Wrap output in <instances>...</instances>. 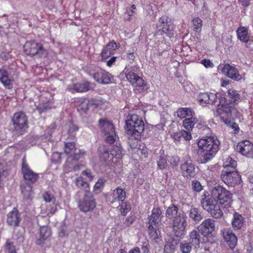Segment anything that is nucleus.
<instances>
[{"mask_svg":"<svg viewBox=\"0 0 253 253\" xmlns=\"http://www.w3.org/2000/svg\"><path fill=\"white\" fill-rule=\"evenodd\" d=\"M211 195L205 191L201 196V206L214 218H220L223 215L221 209L230 208L233 202L232 194L225 187L217 185L211 190Z\"/></svg>","mask_w":253,"mask_h":253,"instance_id":"nucleus-1","label":"nucleus"},{"mask_svg":"<svg viewBox=\"0 0 253 253\" xmlns=\"http://www.w3.org/2000/svg\"><path fill=\"white\" fill-rule=\"evenodd\" d=\"M228 96L231 99L229 101L226 100L224 97H219V102L216 111L221 120L227 125L230 124L231 114L236 110L235 104H237L241 98L238 91L232 88L228 90Z\"/></svg>","mask_w":253,"mask_h":253,"instance_id":"nucleus-2","label":"nucleus"},{"mask_svg":"<svg viewBox=\"0 0 253 253\" xmlns=\"http://www.w3.org/2000/svg\"><path fill=\"white\" fill-rule=\"evenodd\" d=\"M219 144V141L212 136H205L199 139L198 146L204 154L205 163L211 160L217 152Z\"/></svg>","mask_w":253,"mask_h":253,"instance_id":"nucleus-3","label":"nucleus"},{"mask_svg":"<svg viewBox=\"0 0 253 253\" xmlns=\"http://www.w3.org/2000/svg\"><path fill=\"white\" fill-rule=\"evenodd\" d=\"M144 122L138 115L133 114L126 121V131L130 136L140 140L144 135Z\"/></svg>","mask_w":253,"mask_h":253,"instance_id":"nucleus-4","label":"nucleus"},{"mask_svg":"<svg viewBox=\"0 0 253 253\" xmlns=\"http://www.w3.org/2000/svg\"><path fill=\"white\" fill-rule=\"evenodd\" d=\"M162 211L159 207H155L148 217V232L150 238L155 240L161 237L159 226L162 220Z\"/></svg>","mask_w":253,"mask_h":253,"instance_id":"nucleus-5","label":"nucleus"},{"mask_svg":"<svg viewBox=\"0 0 253 253\" xmlns=\"http://www.w3.org/2000/svg\"><path fill=\"white\" fill-rule=\"evenodd\" d=\"M23 48L24 53L31 57L36 56L40 58H44L48 55V52L43 45L34 40L27 41Z\"/></svg>","mask_w":253,"mask_h":253,"instance_id":"nucleus-6","label":"nucleus"},{"mask_svg":"<svg viewBox=\"0 0 253 253\" xmlns=\"http://www.w3.org/2000/svg\"><path fill=\"white\" fill-rule=\"evenodd\" d=\"M11 122L14 132L23 135L27 131L29 127L28 117L22 111L15 113L11 118Z\"/></svg>","mask_w":253,"mask_h":253,"instance_id":"nucleus-7","label":"nucleus"},{"mask_svg":"<svg viewBox=\"0 0 253 253\" xmlns=\"http://www.w3.org/2000/svg\"><path fill=\"white\" fill-rule=\"evenodd\" d=\"M100 159L109 164H117L120 163L122 158V147L114 145L109 151L106 147H103V151L101 153Z\"/></svg>","mask_w":253,"mask_h":253,"instance_id":"nucleus-8","label":"nucleus"},{"mask_svg":"<svg viewBox=\"0 0 253 253\" xmlns=\"http://www.w3.org/2000/svg\"><path fill=\"white\" fill-rule=\"evenodd\" d=\"M156 28L162 36H166L169 38L173 37L174 25L169 16H161L156 24Z\"/></svg>","mask_w":253,"mask_h":253,"instance_id":"nucleus-9","label":"nucleus"},{"mask_svg":"<svg viewBox=\"0 0 253 253\" xmlns=\"http://www.w3.org/2000/svg\"><path fill=\"white\" fill-rule=\"evenodd\" d=\"M99 127L104 136L105 141L110 144H113L116 140V133L115 126L111 121L101 119L99 120Z\"/></svg>","mask_w":253,"mask_h":253,"instance_id":"nucleus-10","label":"nucleus"},{"mask_svg":"<svg viewBox=\"0 0 253 253\" xmlns=\"http://www.w3.org/2000/svg\"><path fill=\"white\" fill-rule=\"evenodd\" d=\"M124 72L127 80L135 87L134 91L138 90L140 93L144 92L145 88L147 86L146 81L126 67H125Z\"/></svg>","mask_w":253,"mask_h":253,"instance_id":"nucleus-11","label":"nucleus"},{"mask_svg":"<svg viewBox=\"0 0 253 253\" xmlns=\"http://www.w3.org/2000/svg\"><path fill=\"white\" fill-rule=\"evenodd\" d=\"M187 216L184 212H179L172 220V230L175 236L182 238L186 233Z\"/></svg>","mask_w":253,"mask_h":253,"instance_id":"nucleus-12","label":"nucleus"},{"mask_svg":"<svg viewBox=\"0 0 253 253\" xmlns=\"http://www.w3.org/2000/svg\"><path fill=\"white\" fill-rule=\"evenodd\" d=\"M96 207V202L91 192L85 193L82 200L78 203L79 210L84 212L92 211Z\"/></svg>","mask_w":253,"mask_h":253,"instance_id":"nucleus-13","label":"nucleus"},{"mask_svg":"<svg viewBox=\"0 0 253 253\" xmlns=\"http://www.w3.org/2000/svg\"><path fill=\"white\" fill-rule=\"evenodd\" d=\"M220 178L229 186H234L240 184L241 181V175L237 171L222 170Z\"/></svg>","mask_w":253,"mask_h":253,"instance_id":"nucleus-14","label":"nucleus"},{"mask_svg":"<svg viewBox=\"0 0 253 253\" xmlns=\"http://www.w3.org/2000/svg\"><path fill=\"white\" fill-rule=\"evenodd\" d=\"M92 78L97 83L103 84H111L114 80V77L110 73L102 69L95 71Z\"/></svg>","mask_w":253,"mask_h":253,"instance_id":"nucleus-15","label":"nucleus"},{"mask_svg":"<svg viewBox=\"0 0 253 253\" xmlns=\"http://www.w3.org/2000/svg\"><path fill=\"white\" fill-rule=\"evenodd\" d=\"M21 171L24 180L31 184L35 183L39 179V174L34 172L24 159L22 162Z\"/></svg>","mask_w":253,"mask_h":253,"instance_id":"nucleus-16","label":"nucleus"},{"mask_svg":"<svg viewBox=\"0 0 253 253\" xmlns=\"http://www.w3.org/2000/svg\"><path fill=\"white\" fill-rule=\"evenodd\" d=\"M237 151L243 156L248 158H253V143L248 140H244L238 143Z\"/></svg>","mask_w":253,"mask_h":253,"instance_id":"nucleus-17","label":"nucleus"},{"mask_svg":"<svg viewBox=\"0 0 253 253\" xmlns=\"http://www.w3.org/2000/svg\"><path fill=\"white\" fill-rule=\"evenodd\" d=\"M220 95V93H219L203 92L198 95L197 99L200 105L205 106L215 103L217 99L219 98Z\"/></svg>","mask_w":253,"mask_h":253,"instance_id":"nucleus-18","label":"nucleus"},{"mask_svg":"<svg viewBox=\"0 0 253 253\" xmlns=\"http://www.w3.org/2000/svg\"><path fill=\"white\" fill-rule=\"evenodd\" d=\"M126 198V192L124 189L118 187L115 189L112 194L106 196L107 201L110 204L115 202L124 201Z\"/></svg>","mask_w":253,"mask_h":253,"instance_id":"nucleus-19","label":"nucleus"},{"mask_svg":"<svg viewBox=\"0 0 253 253\" xmlns=\"http://www.w3.org/2000/svg\"><path fill=\"white\" fill-rule=\"evenodd\" d=\"M51 229L47 226H41L39 234L36 238V243L38 245H43L46 241H49L51 237Z\"/></svg>","mask_w":253,"mask_h":253,"instance_id":"nucleus-20","label":"nucleus"},{"mask_svg":"<svg viewBox=\"0 0 253 253\" xmlns=\"http://www.w3.org/2000/svg\"><path fill=\"white\" fill-rule=\"evenodd\" d=\"M120 47V43H116L114 40L111 41L103 47L101 52L100 56L102 60H105L110 57L114 54L115 51Z\"/></svg>","mask_w":253,"mask_h":253,"instance_id":"nucleus-21","label":"nucleus"},{"mask_svg":"<svg viewBox=\"0 0 253 253\" xmlns=\"http://www.w3.org/2000/svg\"><path fill=\"white\" fill-rule=\"evenodd\" d=\"M215 221L211 218L204 220L198 227V230L201 234L207 236L214 230Z\"/></svg>","mask_w":253,"mask_h":253,"instance_id":"nucleus-22","label":"nucleus"},{"mask_svg":"<svg viewBox=\"0 0 253 253\" xmlns=\"http://www.w3.org/2000/svg\"><path fill=\"white\" fill-rule=\"evenodd\" d=\"M222 72L231 79L239 81L241 80V75L239 74L238 70L230 64H225L222 68Z\"/></svg>","mask_w":253,"mask_h":253,"instance_id":"nucleus-23","label":"nucleus"},{"mask_svg":"<svg viewBox=\"0 0 253 253\" xmlns=\"http://www.w3.org/2000/svg\"><path fill=\"white\" fill-rule=\"evenodd\" d=\"M223 237L229 248L233 249L237 244V237L233 231L229 229H224L222 231Z\"/></svg>","mask_w":253,"mask_h":253,"instance_id":"nucleus-24","label":"nucleus"},{"mask_svg":"<svg viewBox=\"0 0 253 253\" xmlns=\"http://www.w3.org/2000/svg\"><path fill=\"white\" fill-rule=\"evenodd\" d=\"M93 84L88 81H84L82 83H78L73 85L72 88H70L69 90L72 93L75 92H85L93 88Z\"/></svg>","mask_w":253,"mask_h":253,"instance_id":"nucleus-25","label":"nucleus"},{"mask_svg":"<svg viewBox=\"0 0 253 253\" xmlns=\"http://www.w3.org/2000/svg\"><path fill=\"white\" fill-rule=\"evenodd\" d=\"M0 82L5 88L10 89L13 88L14 79L9 76L8 72L4 69H0Z\"/></svg>","mask_w":253,"mask_h":253,"instance_id":"nucleus-26","label":"nucleus"},{"mask_svg":"<svg viewBox=\"0 0 253 253\" xmlns=\"http://www.w3.org/2000/svg\"><path fill=\"white\" fill-rule=\"evenodd\" d=\"M21 221L20 213L17 208H14L7 215L6 222L8 225L18 226Z\"/></svg>","mask_w":253,"mask_h":253,"instance_id":"nucleus-27","label":"nucleus"},{"mask_svg":"<svg viewBox=\"0 0 253 253\" xmlns=\"http://www.w3.org/2000/svg\"><path fill=\"white\" fill-rule=\"evenodd\" d=\"M181 172L184 177H194L196 175L195 165L191 162L186 161L180 166Z\"/></svg>","mask_w":253,"mask_h":253,"instance_id":"nucleus-28","label":"nucleus"},{"mask_svg":"<svg viewBox=\"0 0 253 253\" xmlns=\"http://www.w3.org/2000/svg\"><path fill=\"white\" fill-rule=\"evenodd\" d=\"M236 32L237 38L240 41L246 43L249 42L250 37L247 27L240 26L237 29Z\"/></svg>","mask_w":253,"mask_h":253,"instance_id":"nucleus-29","label":"nucleus"},{"mask_svg":"<svg viewBox=\"0 0 253 253\" xmlns=\"http://www.w3.org/2000/svg\"><path fill=\"white\" fill-rule=\"evenodd\" d=\"M200 232V231L199 230H193L189 234L190 243L195 248L199 247V245L201 242V234Z\"/></svg>","mask_w":253,"mask_h":253,"instance_id":"nucleus-30","label":"nucleus"},{"mask_svg":"<svg viewBox=\"0 0 253 253\" xmlns=\"http://www.w3.org/2000/svg\"><path fill=\"white\" fill-rule=\"evenodd\" d=\"M245 221L244 217L237 212H235L233 214V218L232 224L234 228L237 229H241Z\"/></svg>","mask_w":253,"mask_h":253,"instance_id":"nucleus-31","label":"nucleus"},{"mask_svg":"<svg viewBox=\"0 0 253 253\" xmlns=\"http://www.w3.org/2000/svg\"><path fill=\"white\" fill-rule=\"evenodd\" d=\"M177 116L181 119L186 118V117H192L195 115V112L191 108H180L176 111Z\"/></svg>","mask_w":253,"mask_h":253,"instance_id":"nucleus-32","label":"nucleus"},{"mask_svg":"<svg viewBox=\"0 0 253 253\" xmlns=\"http://www.w3.org/2000/svg\"><path fill=\"white\" fill-rule=\"evenodd\" d=\"M237 162L231 157H228L224 161L223 166L225 169V170L237 171Z\"/></svg>","mask_w":253,"mask_h":253,"instance_id":"nucleus-33","label":"nucleus"},{"mask_svg":"<svg viewBox=\"0 0 253 253\" xmlns=\"http://www.w3.org/2000/svg\"><path fill=\"white\" fill-rule=\"evenodd\" d=\"M76 186L80 189L83 190L85 193L90 192L89 184L82 176H79L76 179Z\"/></svg>","mask_w":253,"mask_h":253,"instance_id":"nucleus-34","label":"nucleus"},{"mask_svg":"<svg viewBox=\"0 0 253 253\" xmlns=\"http://www.w3.org/2000/svg\"><path fill=\"white\" fill-rule=\"evenodd\" d=\"M193 116H192V117L185 118L183 121V126L188 131L192 130L194 125L198 122V119Z\"/></svg>","mask_w":253,"mask_h":253,"instance_id":"nucleus-35","label":"nucleus"},{"mask_svg":"<svg viewBox=\"0 0 253 253\" xmlns=\"http://www.w3.org/2000/svg\"><path fill=\"white\" fill-rule=\"evenodd\" d=\"M178 208L177 206L171 204L167 209L166 216L169 219L174 218L178 214Z\"/></svg>","mask_w":253,"mask_h":253,"instance_id":"nucleus-36","label":"nucleus"},{"mask_svg":"<svg viewBox=\"0 0 253 253\" xmlns=\"http://www.w3.org/2000/svg\"><path fill=\"white\" fill-rule=\"evenodd\" d=\"M53 103V101L51 99H49L44 102L43 101L37 106V109L40 113H42L51 109Z\"/></svg>","mask_w":253,"mask_h":253,"instance_id":"nucleus-37","label":"nucleus"},{"mask_svg":"<svg viewBox=\"0 0 253 253\" xmlns=\"http://www.w3.org/2000/svg\"><path fill=\"white\" fill-rule=\"evenodd\" d=\"M78 102L79 103L78 111L85 112L88 110L90 106L88 99L84 97L80 98L78 99Z\"/></svg>","mask_w":253,"mask_h":253,"instance_id":"nucleus-38","label":"nucleus"},{"mask_svg":"<svg viewBox=\"0 0 253 253\" xmlns=\"http://www.w3.org/2000/svg\"><path fill=\"white\" fill-rule=\"evenodd\" d=\"M118 208H119L121 214L125 216L131 210V207L128 202L123 201L119 204Z\"/></svg>","mask_w":253,"mask_h":253,"instance_id":"nucleus-39","label":"nucleus"},{"mask_svg":"<svg viewBox=\"0 0 253 253\" xmlns=\"http://www.w3.org/2000/svg\"><path fill=\"white\" fill-rule=\"evenodd\" d=\"M189 215V217L195 221H199L203 218L198 209L196 208L191 209Z\"/></svg>","mask_w":253,"mask_h":253,"instance_id":"nucleus-40","label":"nucleus"},{"mask_svg":"<svg viewBox=\"0 0 253 253\" xmlns=\"http://www.w3.org/2000/svg\"><path fill=\"white\" fill-rule=\"evenodd\" d=\"M76 150V143L66 142L64 146V153L68 156L72 155Z\"/></svg>","mask_w":253,"mask_h":253,"instance_id":"nucleus-41","label":"nucleus"},{"mask_svg":"<svg viewBox=\"0 0 253 253\" xmlns=\"http://www.w3.org/2000/svg\"><path fill=\"white\" fill-rule=\"evenodd\" d=\"M193 30L196 33H201L203 27L202 20L199 17H196L192 20Z\"/></svg>","mask_w":253,"mask_h":253,"instance_id":"nucleus-42","label":"nucleus"},{"mask_svg":"<svg viewBox=\"0 0 253 253\" xmlns=\"http://www.w3.org/2000/svg\"><path fill=\"white\" fill-rule=\"evenodd\" d=\"M5 250L8 253H16V250L14 243L7 239L4 245Z\"/></svg>","mask_w":253,"mask_h":253,"instance_id":"nucleus-43","label":"nucleus"},{"mask_svg":"<svg viewBox=\"0 0 253 253\" xmlns=\"http://www.w3.org/2000/svg\"><path fill=\"white\" fill-rule=\"evenodd\" d=\"M158 169L163 170L165 169L168 166L167 160L163 156H160L157 161Z\"/></svg>","mask_w":253,"mask_h":253,"instance_id":"nucleus-44","label":"nucleus"},{"mask_svg":"<svg viewBox=\"0 0 253 253\" xmlns=\"http://www.w3.org/2000/svg\"><path fill=\"white\" fill-rule=\"evenodd\" d=\"M42 198L45 202L46 203H54L56 201L55 196L52 194L50 193L48 191L44 192L42 194Z\"/></svg>","mask_w":253,"mask_h":253,"instance_id":"nucleus-45","label":"nucleus"},{"mask_svg":"<svg viewBox=\"0 0 253 253\" xmlns=\"http://www.w3.org/2000/svg\"><path fill=\"white\" fill-rule=\"evenodd\" d=\"M78 130L79 127L77 125L73 123H71L68 130L69 136L71 138L74 139L75 138L76 133Z\"/></svg>","mask_w":253,"mask_h":253,"instance_id":"nucleus-46","label":"nucleus"},{"mask_svg":"<svg viewBox=\"0 0 253 253\" xmlns=\"http://www.w3.org/2000/svg\"><path fill=\"white\" fill-rule=\"evenodd\" d=\"M191 249L192 246L190 243L184 242L180 244V250L183 253H189Z\"/></svg>","mask_w":253,"mask_h":253,"instance_id":"nucleus-47","label":"nucleus"},{"mask_svg":"<svg viewBox=\"0 0 253 253\" xmlns=\"http://www.w3.org/2000/svg\"><path fill=\"white\" fill-rule=\"evenodd\" d=\"M105 182L106 180L104 178H101L98 179L94 186V190L100 191V190L104 187Z\"/></svg>","mask_w":253,"mask_h":253,"instance_id":"nucleus-48","label":"nucleus"},{"mask_svg":"<svg viewBox=\"0 0 253 253\" xmlns=\"http://www.w3.org/2000/svg\"><path fill=\"white\" fill-rule=\"evenodd\" d=\"M136 8L134 4H132L129 8H127L126 9V13L127 14L128 17L127 18V21H130L131 17L135 13V10Z\"/></svg>","mask_w":253,"mask_h":253,"instance_id":"nucleus-49","label":"nucleus"},{"mask_svg":"<svg viewBox=\"0 0 253 253\" xmlns=\"http://www.w3.org/2000/svg\"><path fill=\"white\" fill-rule=\"evenodd\" d=\"M180 133L182 138H183L184 140L189 141L192 139L191 133L187 130H180Z\"/></svg>","mask_w":253,"mask_h":253,"instance_id":"nucleus-50","label":"nucleus"},{"mask_svg":"<svg viewBox=\"0 0 253 253\" xmlns=\"http://www.w3.org/2000/svg\"><path fill=\"white\" fill-rule=\"evenodd\" d=\"M89 101L90 106L93 107L94 108H97L102 104V101L99 99L96 98H92Z\"/></svg>","mask_w":253,"mask_h":253,"instance_id":"nucleus-51","label":"nucleus"},{"mask_svg":"<svg viewBox=\"0 0 253 253\" xmlns=\"http://www.w3.org/2000/svg\"><path fill=\"white\" fill-rule=\"evenodd\" d=\"M193 189L196 192H200L203 189V186L200 182L197 180H194L192 183Z\"/></svg>","mask_w":253,"mask_h":253,"instance_id":"nucleus-52","label":"nucleus"},{"mask_svg":"<svg viewBox=\"0 0 253 253\" xmlns=\"http://www.w3.org/2000/svg\"><path fill=\"white\" fill-rule=\"evenodd\" d=\"M169 162L172 167H176L180 162L179 158L177 156H172L169 158Z\"/></svg>","mask_w":253,"mask_h":253,"instance_id":"nucleus-53","label":"nucleus"},{"mask_svg":"<svg viewBox=\"0 0 253 253\" xmlns=\"http://www.w3.org/2000/svg\"><path fill=\"white\" fill-rule=\"evenodd\" d=\"M171 137L175 142H180L182 139L180 131L173 132L171 135Z\"/></svg>","mask_w":253,"mask_h":253,"instance_id":"nucleus-54","label":"nucleus"},{"mask_svg":"<svg viewBox=\"0 0 253 253\" xmlns=\"http://www.w3.org/2000/svg\"><path fill=\"white\" fill-rule=\"evenodd\" d=\"M201 63L206 67V68H212L213 67V63L211 62V61L209 59H203L201 60Z\"/></svg>","mask_w":253,"mask_h":253,"instance_id":"nucleus-55","label":"nucleus"},{"mask_svg":"<svg viewBox=\"0 0 253 253\" xmlns=\"http://www.w3.org/2000/svg\"><path fill=\"white\" fill-rule=\"evenodd\" d=\"M29 189H30V191L29 192L28 195L26 194V192L25 190L26 187H21V192L23 194L24 197L26 199L30 198L31 195L32 194V187L31 186L28 187Z\"/></svg>","mask_w":253,"mask_h":253,"instance_id":"nucleus-56","label":"nucleus"},{"mask_svg":"<svg viewBox=\"0 0 253 253\" xmlns=\"http://www.w3.org/2000/svg\"><path fill=\"white\" fill-rule=\"evenodd\" d=\"M134 221V217H133L132 216H127L125 220V224L126 225V227H129L132 224Z\"/></svg>","mask_w":253,"mask_h":253,"instance_id":"nucleus-57","label":"nucleus"},{"mask_svg":"<svg viewBox=\"0 0 253 253\" xmlns=\"http://www.w3.org/2000/svg\"><path fill=\"white\" fill-rule=\"evenodd\" d=\"M82 174L84 176H86L88 178L89 181H92L94 177V176L92 175L90 169H86L83 171Z\"/></svg>","mask_w":253,"mask_h":253,"instance_id":"nucleus-58","label":"nucleus"},{"mask_svg":"<svg viewBox=\"0 0 253 253\" xmlns=\"http://www.w3.org/2000/svg\"><path fill=\"white\" fill-rule=\"evenodd\" d=\"M135 58V53L133 52H128L126 54V59L129 61L130 63H132Z\"/></svg>","mask_w":253,"mask_h":253,"instance_id":"nucleus-59","label":"nucleus"},{"mask_svg":"<svg viewBox=\"0 0 253 253\" xmlns=\"http://www.w3.org/2000/svg\"><path fill=\"white\" fill-rule=\"evenodd\" d=\"M52 161L54 163L58 162L61 161L60 154L58 152L53 153L52 156Z\"/></svg>","mask_w":253,"mask_h":253,"instance_id":"nucleus-60","label":"nucleus"},{"mask_svg":"<svg viewBox=\"0 0 253 253\" xmlns=\"http://www.w3.org/2000/svg\"><path fill=\"white\" fill-rule=\"evenodd\" d=\"M117 57L116 56L111 57V58L106 62V65L109 67L112 66L116 61Z\"/></svg>","mask_w":253,"mask_h":253,"instance_id":"nucleus-61","label":"nucleus"},{"mask_svg":"<svg viewBox=\"0 0 253 253\" xmlns=\"http://www.w3.org/2000/svg\"><path fill=\"white\" fill-rule=\"evenodd\" d=\"M231 124V123H230V125L231 126V127L234 129V133L235 134H238L239 132L240 128L239 127V125L236 123H233ZM229 126V125H228Z\"/></svg>","mask_w":253,"mask_h":253,"instance_id":"nucleus-62","label":"nucleus"},{"mask_svg":"<svg viewBox=\"0 0 253 253\" xmlns=\"http://www.w3.org/2000/svg\"><path fill=\"white\" fill-rule=\"evenodd\" d=\"M68 157L71 158L73 161H78L81 158L80 154H78V153H76L75 152Z\"/></svg>","mask_w":253,"mask_h":253,"instance_id":"nucleus-63","label":"nucleus"},{"mask_svg":"<svg viewBox=\"0 0 253 253\" xmlns=\"http://www.w3.org/2000/svg\"><path fill=\"white\" fill-rule=\"evenodd\" d=\"M142 253H149V249L147 244L144 243L141 247Z\"/></svg>","mask_w":253,"mask_h":253,"instance_id":"nucleus-64","label":"nucleus"}]
</instances>
